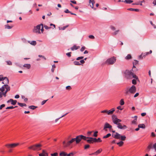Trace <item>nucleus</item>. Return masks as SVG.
I'll list each match as a JSON object with an SVG mask.
<instances>
[{"label":"nucleus","instance_id":"59","mask_svg":"<svg viewBox=\"0 0 156 156\" xmlns=\"http://www.w3.org/2000/svg\"><path fill=\"white\" fill-rule=\"evenodd\" d=\"M93 132V131H89L87 132V136H90L91 133H92Z\"/></svg>","mask_w":156,"mask_h":156},{"label":"nucleus","instance_id":"22","mask_svg":"<svg viewBox=\"0 0 156 156\" xmlns=\"http://www.w3.org/2000/svg\"><path fill=\"white\" fill-rule=\"evenodd\" d=\"M5 28L7 29H11L13 27V26H9L8 24H6L5 25Z\"/></svg>","mask_w":156,"mask_h":156},{"label":"nucleus","instance_id":"31","mask_svg":"<svg viewBox=\"0 0 156 156\" xmlns=\"http://www.w3.org/2000/svg\"><path fill=\"white\" fill-rule=\"evenodd\" d=\"M124 2L127 4H130L133 2V1L131 0H125Z\"/></svg>","mask_w":156,"mask_h":156},{"label":"nucleus","instance_id":"54","mask_svg":"<svg viewBox=\"0 0 156 156\" xmlns=\"http://www.w3.org/2000/svg\"><path fill=\"white\" fill-rule=\"evenodd\" d=\"M44 27L46 30H48V29H49L51 28V27H48L47 25H44Z\"/></svg>","mask_w":156,"mask_h":156},{"label":"nucleus","instance_id":"42","mask_svg":"<svg viewBox=\"0 0 156 156\" xmlns=\"http://www.w3.org/2000/svg\"><path fill=\"white\" fill-rule=\"evenodd\" d=\"M124 101L123 99H121L120 101V104L121 105H124Z\"/></svg>","mask_w":156,"mask_h":156},{"label":"nucleus","instance_id":"34","mask_svg":"<svg viewBox=\"0 0 156 156\" xmlns=\"http://www.w3.org/2000/svg\"><path fill=\"white\" fill-rule=\"evenodd\" d=\"M126 138V137L125 136L121 135L120 139L122 140L121 141H124L125 140Z\"/></svg>","mask_w":156,"mask_h":156},{"label":"nucleus","instance_id":"23","mask_svg":"<svg viewBox=\"0 0 156 156\" xmlns=\"http://www.w3.org/2000/svg\"><path fill=\"white\" fill-rule=\"evenodd\" d=\"M28 42L31 45H34V46L35 45L37 44L36 41H28Z\"/></svg>","mask_w":156,"mask_h":156},{"label":"nucleus","instance_id":"41","mask_svg":"<svg viewBox=\"0 0 156 156\" xmlns=\"http://www.w3.org/2000/svg\"><path fill=\"white\" fill-rule=\"evenodd\" d=\"M17 106H16L15 107H13V106H9L7 107L6 109H13L17 107Z\"/></svg>","mask_w":156,"mask_h":156},{"label":"nucleus","instance_id":"9","mask_svg":"<svg viewBox=\"0 0 156 156\" xmlns=\"http://www.w3.org/2000/svg\"><path fill=\"white\" fill-rule=\"evenodd\" d=\"M129 93L131 94H134L136 91V88L134 85H133L129 89Z\"/></svg>","mask_w":156,"mask_h":156},{"label":"nucleus","instance_id":"51","mask_svg":"<svg viewBox=\"0 0 156 156\" xmlns=\"http://www.w3.org/2000/svg\"><path fill=\"white\" fill-rule=\"evenodd\" d=\"M132 83L133 84H136V80L135 79H133L132 80Z\"/></svg>","mask_w":156,"mask_h":156},{"label":"nucleus","instance_id":"35","mask_svg":"<svg viewBox=\"0 0 156 156\" xmlns=\"http://www.w3.org/2000/svg\"><path fill=\"white\" fill-rule=\"evenodd\" d=\"M118 119V118L117 117V116L115 115H113L112 116V121H113L114 120H115L116 119Z\"/></svg>","mask_w":156,"mask_h":156},{"label":"nucleus","instance_id":"11","mask_svg":"<svg viewBox=\"0 0 156 156\" xmlns=\"http://www.w3.org/2000/svg\"><path fill=\"white\" fill-rule=\"evenodd\" d=\"M6 90L5 92H2V97L3 96L4 97H6V96L7 93L10 90V87L9 85H7L5 87Z\"/></svg>","mask_w":156,"mask_h":156},{"label":"nucleus","instance_id":"38","mask_svg":"<svg viewBox=\"0 0 156 156\" xmlns=\"http://www.w3.org/2000/svg\"><path fill=\"white\" fill-rule=\"evenodd\" d=\"M69 26L68 25L64 26L62 27H61V28H60L59 27V30H65L66 28H67Z\"/></svg>","mask_w":156,"mask_h":156},{"label":"nucleus","instance_id":"15","mask_svg":"<svg viewBox=\"0 0 156 156\" xmlns=\"http://www.w3.org/2000/svg\"><path fill=\"white\" fill-rule=\"evenodd\" d=\"M76 141L75 138H72L71 140L68 141L66 144V146H69L74 141Z\"/></svg>","mask_w":156,"mask_h":156},{"label":"nucleus","instance_id":"6","mask_svg":"<svg viewBox=\"0 0 156 156\" xmlns=\"http://www.w3.org/2000/svg\"><path fill=\"white\" fill-rule=\"evenodd\" d=\"M43 25V24L41 23L40 24L38 25L36 27H34L33 29V32L37 34H41V32H40V29L41 28V26H42Z\"/></svg>","mask_w":156,"mask_h":156},{"label":"nucleus","instance_id":"32","mask_svg":"<svg viewBox=\"0 0 156 156\" xmlns=\"http://www.w3.org/2000/svg\"><path fill=\"white\" fill-rule=\"evenodd\" d=\"M73 63L75 65L80 66L81 65L80 63L77 61H75L73 62Z\"/></svg>","mask_w":156,"mask_h":156},{"label":"nucleus","instance_id":"3","mask_svg":"<svg viewBox=\"0 0 156 156\" xmlns=\"http://www.w3.org/2000/svg\"><path fill=\"white\" fill-rule=\"evenodd\" d=\"M116 60V57L113 56L107 59L103 64H106L108 65H112L115 62Z\"/></svg>","mask_w":156,"mask_h":156},{"label":"nucleus","instance_id":"45","mask_svg":"<svg viewBox=\"0 0 156 156\" xmlns=\"http://www.w3.org/2000/svg\"><path fill=\"white\" fill-rule=\"evenodd\" d=\"M6 62L8 65H12V63L10 61H7Z\"/></svg>","mask_w":156,"mask_h":156},{"label":"nucleus","instance_id":"40","mask_svg":"<svg viewBox=\"0 0 156 156\" xmlns=\"http://www.w3.org/2000/svg\"><path fill=\"white\" fill-rule=\"evenodd\" d=\"M96 140H94L95 142H102V140L101 139V138H98L97 139L96 138Z\"/></svg>","mask_w":156,"mask_h":156},{"label":"nucleus","instance_id":"18","mask_svg":"<svg viewBox=\"0 0 156 156\" xmlns=\"http://www.w3.org/2000/svg\"><path fill=\"white\" fill-rule=\"evenodd\" d=\"M102 151V149L100 148L99 149V150H98L97 151H96V152H94V153H92V154H90V155H97L98 154H100Z\"/></svg>","mask_w":156,"mask_h":156},{"label":"nucleus","instance_id":"14","mask_svg":"<svg viewBox=\"0 0 156 156\" xmlns=\"http://www.w3.org/2000/svg\"><path fill=\"white\" fill-rule=\"evenodd\" d=\"M121 136V135L117 132L115 133V134H112V137L117 139H120Z\"/></svg>","mask_w":156,"mask_h":156},{"label":"nucleus","instance_id":"13","mask_svg":"<svg viewBox=\"0 0 156 156\" xmlns=\"http://www.w3.org/2000/svg\"><path fill=\"white\" fill-rule=\"evenodd\" d=\"M19 143H14L10 144H7L5 146L8 148H13L19 145Z\"/></svg>","mask_w":156,"mask_h":156},{"label":"nucleus","instance_id":"19","mask_svg":"<svg viewBox=\"0 0 156 156\" xmlns=\"http://www.w3.org/2000/svg\"><path fill=\"white\" fill-rule=\"evenodd\" d=\"M10 102H11L12 105H15L17 102V101L14 100L12 99H10L7 101V103H8Z\"/></svg>","mask_w":156,"mask_h":156},{"label":"nucleus","instance_id":"39","mask_svg":"<svg viewBox=\"0 0 156 156\" xmlns=\"http://www.w3.org/2000/svg\"><path fill=\"white\" fill-rule=\"evenodd\" d=\"M111 136V134L110 133H108L106 135L104 136L103 137V138H106L108 137Z\"/></svg>","mask_w":156,"mask_h":156},{"label":"nucleus","instance_id":"7","mask_svg":"<svg viewBox=\"0 0 156 156\" xmlns=\"http://www.w3.org/2000/svg\"><path fill=\"white\" fill-rule=\"evenodd\" d=\"M86 140L88 143L89 144H93L95 142L94 140H96V138L90 137H86Z\"/></svg>","mask_w":156,"mask_h":156},{"label":"nucleus","instance_id":"36","mask_svg":"<svg viewBox=\"0 0 156 156\" xmlns=\"http://www.w3.org/2000/svg\"><path fill=\"white\" fill-rule=\"evenodd\" d=\"M37 107V106H35L34 105H31L30 106H29V108L30 109H32V110H34Z\"/></svg>","mask_w":156,"mask_h":156},{"label":"nucleus","instance_id":"46","mask_svg":"<svg viewBox=\"0 0 156 156\" xmlns=\"http://www.w3.org/2000/svg\"><path fill=\"white\" fill-rule=\"evenodd\" d=\"M51 156H58V154L57 153L55 152L53 154H51Z\"/></svg>","mask_w":156,"mask_h":156},{"label":"nucleus","instance_id":"48","mask_svg":"<svg viewBox=\"0 0 156 156\" xmlns=\"http://www.w3.org/2000/svg\"><path fill=\"white\" fill-rule=\"evenodd\" d=\"M90 147V145L88 144H86L84 146V149H86Z\"/></svg>","mask_w":156,"mask_h":156},{"label":"nucleus","instance_id":"12","mask_svg":"<svg viewBox=\"0 0 156 156\" xmlns=\"http://www.w3.org/2000/svg\"><path fill=\"white\" fill-rule=\"evenodd\" d=\"M112 126L111 125H110L108 123L106 122L104 125V129L105 130H106L107 129H112Z\"/></svg>","mask_w":156,"mask_h":156},{"label":"nucleus","instance_id":"50","mask_svg":"<svg viewBox=\"0 0 156 156\" xmlns=\"http://www.w3.org/2000/svg\"><path fill=\"white\" fill-rule=\"evenodd\" d=\"M129 88H127L126 90H125V94L126 95H128L129 94Z\"/></svg>","mask_w":156,"mask_h":156},{"label":"nucleus","instance_id":"30","mask_svg":"<svg viewBox=\"0 0 156 156\" xmlns=\"http://www.w3.org/2000/svg\"><path fill=\"white\" fill-rule=\"evenodd\" d=\"M127 10L131 11H135L136 12H138L139 11V9H133V8L128 9Z\"/></svg>","mask_w":156,"mask_h":156},{"label":"nucleus","instance_id":"16","mask_svg":"<svg viewBox=\"0 0 156 156\" xmlns=\"http://www.w3.org/2000/svg\"><path fill=\"white\" fill-rule=\"evenodd\" d=\"M2 78H3L2 79V80L1 81H3L4 80V79H5L6 82L5 83L3 81L2 82V83L3 84H4V85H8V84L9 83V80L8 78L6 77H3V76Z\"/></svg>","mask_w":156,"mask_h":156},{"label":"nucleus","instance_id":"52","mask_svg":"<svg viewBox=\"0 0 156 156\" xmlns=\"http://www.w3.org/2000/svg\"><path fill=\"white\" fill-rule=\"evenodd\" d=\"M74 154L73 153L71 152L69 154H67L66 156H73Z\"/></svg>","mask_w":156,"mask_h":156},{"label":"nucleus","instance_id":"56","mask_svg":"<svg viewBox=\"0 0 156 156\" xmlns=\"http://www.w3.org/2000/svg\"><path fill=\"white\" fill-rule=\"evenodd\" d=\"M38 57H40V58H44V60H46V58L44 57V56H43V55H38Z\"/></svg>","mask_w":156,"mask_h":156},{"label":"nucleus","instance_id":"64","mask_svg":"<svg viewBox=\"0 0 156 156\" xmlns=\"http://www.w3.org/2000/svg\"><path fill=\"white\" fill-rule=\"evenodd\" d=\"M153 147L156 151V143L153 145Z\"/></svg>","mask_w":156,"mask_h":156},{"label":"nucleus","instance_id":"61","mask_svg":"<svg viewBox=\"0 0 156 156\" xmlns=\"http://www.w3.org/2000/svg\"><path fill=\"white\" fill-rule=\"evenodd\" d=\"M5 104H2L0 106V109L1 110L2 109V108L4 107H5Z\"/></svg>","mask_w":156,"mask_h":156},{"label":"nucleus","instance_id":"24","mask_svg":"<svg viewBox=\"0 0 156 156\" xmlns=\"http://www.w3.org/2000/svg\"><path fill=\"white\" fill-rule=\"evenodd\" d=\"M64 12L66 13H70L72 15H76V14L72 13L71 12L69 11L67 9H66V10L64 11Z\"/></svg>","mask_w":156,"mask_h":156},{"label":"nucleus","instance_id":"8","mask_svg":"<svg viewBox=\"0 0 156 156\" xmlns=\"http://www.w3.org/2000/svg\"><path fill=\"white\" fill-rule=\"evenodd\" d=\"M115 109L114 108H112L110 110L108 111L107 110H104L101 112L102 113H106L108 115H112L115 111Z\"/></svg>","mask_w":156,"mask_h":156},{"label":"nucleus","instance_id":"43","mask_svg":"<svg viewBox=\"0 0 156 156\" xmlns=\"http://www.w3.org/2000/svg\"><path fill=\"white\" fill-rule=\"evenodd\" d=\"M98 133V131H96L94 132V134H93V136L94 137H96L98 136L97 133Z\"/></svg>","mask_w":156,"mask_h":156},{"label":"nucleus","instance_id":"26","mask_svg":"<svg viewBox=\"0 0 156 156\" xmlns=\"http://www.w3.org/2000/svg\"><path fill=\"white\" fill-rule=\"evenodd\" d=\"M18 105L21 107H23V106H26L27 105L26 104L23 103H21L20 102L17 103Z\"/></svg>","mask_w":156,"mask_h":156},{"label":"nucleus","instance_id":"10","mask_svg":"<svg viewBox=\"0 0 156 156\" xmlns=\"http://www.w3.org/2000/svg\"><path fill=\"white\" fill-rule=\"evenodd\" d=\"M7 85H4L0 88V98H2V92H3L5 91V89L7 86Z\"/></svg>","mask_w":156,"mask_h":156},{"label":"nucleus","instance_id":"37","mask_svg":"<svg viewBox=\"0 0 156 156\" xmlns=\"http://www.w3.org/2000/svg\"><path fill=\"white\" fill-rule=\"evenodd\" d=\"M131 58V56L130 54H128L125 57V58L126 59H129Z\"/></svg>","mask_w":156,"mask_h":156},{"label":"nucleus","instance_id":"57","mask_svg":"<svg viewBox=\"0 0 156 156\" xmlns=\"http://www.w3.org/2000/svg\"><path fill=\"white\" fill-rule=\"evenodd\" d=\"M85 49V47L84 46H83L82 47L80 50L81 51H83Z\"/></svg>","mask_w":156,"mask_h":156},{"label":"nucleus","instance_id":"25","mask_svg":"<svg viewBox=\"0 0 156 156\" xmlns=\"http://www.w3.org/2000/svg\"><path fill=\"white\" fill-rule=\"evenodd\" d=\"M153 148V145L152 144H151L148 145L147 147V150L148 151H149L151 149Z\"/></svg>","mask_w":156,"mask_h":156},{"label":"nucleus","instance_id":"29","mask_svg":"<svg viewBox=\"0 0 156 156\" xmlns=\"http://www.w3.org/2000/svg\"><path fill=\"white\" fill-rule=\"evenodd\" d=\"M124 142L122 141H120L119 142L117 143V144L119 147L122 146Z\"/></svg>","mask_w":156,"mask_h":156},{"label":"nucleus","instance_id":"58","mask_svg":"<svg viewBox=\"0 0 156 156\" xmlns=\"http://www.w3.org/2000/svg\"><path fill=\"white\" fill-rule=\"evenodd\" d=\"M71 52L67 53H66V55L69 57H70L71 56Z\"/></svg>","mask_w":156,"mask_h":156},{"label":"nucleus","instance_id":"53","mask_svg":"<svg viewBox=\"0 0 156 156\" xmlns=\"http://www.w3.org/2000/svg\"><path fill=\"white\" fill-rule=\"evenodd\" d=\"M66 89L68 90H70L71 89V87L70 86H68L66 87Z\"/></svg>","mask_w":156,"mask_h":156},{"label":"nucleus","instance_id":"4","mask_svg":"<svg viewBox=\"0 0 156 156\" xmlns=\"http://www.w3.org/2000/svg\"><path fill=\"white\" fill-rule=\"evenodd\" d=\"M41 146V144H38L30 146L29 147V148L30 149H32L34 151H39L41 150V148L40 147Z\"/></svg>","mask_w":156,"mask_h":156},{"label":"nucleus","instance_id":"33","mask_svg":"<svg viewBox=\"0 0 156 156\" xmlns=\"http://www.w3.org/2000/svg\"><path fill=\"white\" fill-rule=\"evenodd\" d=\"M67 154L66 153L64 152H61L59 155L60 156H66Z\"/></svg>","mask_w":156,"mask_h":156},{"label":"nucleus","instance_id":"27","mask_svg":"<svg viewBox=\"0 0 156 156\" xmlns=\"http://www.w3.org/2000/svg\"><path fill=\"white\" fill-rule=\"evenodd\" d=\"M138 127L139 128L142 129H145V125L144 124H139L138 126Z\"/></svg>","mask_w":156,"mask_h":156},{"label":"nucleus","instance_id":"2","mask_svg":"<svg viewBox=\"0 0 156 156\" xmlns=\"http://www.w3.org/2000/svg\"><path fill=\"white\" fill-rule=\"evenodd\" d=\"M122 120L118 119L113 121V123L117 125V128L120 129H126L127 127L125 125H122L120 122H121Z\"/></svg>","mask_w":156,"mask_h":156},{"label":"nucleus","instance_id":"1","mask_svg":"<svg viewBox=\"0 0 156 156\" xmlns=\"http://www.w3.org/2000/svg\"><path fill=\"white\" fill-rule=\"evenodd\" d=\"M125 77L128 79H132L133 78L137 79L138 77L132 73L131 71L126 70L124 73Z\"/></svg>","mask_w":156,"mask_h":156},{"label":"nucleus","instance_id":"28","mask_svg":"<svg viewBox=\"0 0 156 156\" xmlns=\"http://www.w3.org/2000/svg\"><path fill=\"white\" fill-rule=\"evenodd\" d=\"M23 66L27 68L28 69H29L30 68V65L29 64H24Z\"/></svg>","mask_w":156,"mask_h":156},{"label":"nucleus","instance_id":"62","mask_svg":"<svg viewBox=\"0 0 156 156\" xmlns=\"http://www.w3.org/2000/svg\"><path fill=\"white\" fill-rule=\"evenodd\" d=\"M117 108L118 109L120 110H122V107H121V106H119L118 107H117Z\"/></svg>","mask_w":156,"mask_h":156},{"label":"nucleus","instance_id":"47","mask_svg":"<svg viewBox=\"0 0 156 156\" xmlns=\"http://www.w3.org/2000/svg\"><path fill=\"white\" fill-rule=\"evenodd\" d=\"M138 61L136 60H134V62H133V65H135L138 63Z\"/></svg>","mask_w":156,"mask_h":156},{"label":"nucleus","instance_id":"17","mask_svg":"<svg viewBox=\"0 0 156 156\" xmlns=\"http://www.w3.org/2000/svg\"><path fill=\"white\" fill-rule=\"evenodd\" d=\"M89 3L90 4V6L94 10H95L96 9V8H94V5L95 3L94 0H89Z\"/></svg>","mask_w":156,"mask_h":156},{"label":"nucleus","instance_id":"49","mask_svg":"<svg viewBox=\"0 0 156 156\" xmlns=\"http://www.w3.org/2000/svg\"><path fill=\"white\" fill-rule=\"evenodd\" d=\"M83 58H84V57L83 56L79 57L76 58V60H79L80 59H83Z\"/></svg>","mask_w":156,"mask_h":156},{"label":"nucleus","instance_id":"5","mask_svg":"<svg viewBox=\"0 0 156 156\" xmlns=\"http://www.w3.org/2000/svg\"><path fill=\"white\" fill-rule=\"evenodd\" d=\"M86 136L82 135H80L77 136L75 138L76 142V144H79L80 143V142L81 141L82 139H83L84 140H86Z\"/></svg>","mask_w":156,"mask_h":156},{"label":"nucleus","instance_id":"60","mask_svg":"<svg viewBox=\"0 0 156 156\" xmlns=\"http://www.w3.org/2000/svg\"><path fill=\"white\" fill-rule=\"evenodd\" d=\"M48 100H44L41 103V104L42 105H44L46 102Z\"/></svg>","mask_w":156,"mask_h":156},{"label":"nucleus","instance_id":"63","mask_svg":"<svg viewBox=\"0 0 156 156\" xmlns=\"http://www.w3.org/2000/svg\"><path fill=\"white\" fill-rule=\"evenodd\" d=\"M80 63L81 64H83L85 63V61L84 60H81L80 61Z\"/></svg>","mask_w":156,"mask_h":156},{"label":"nucleus","instance_id":"21","mask_svg":"<svg viewBox=\"0 0 156 156\" xmlns=\"http://www.w3.org/2000/svg\"><path fill=\"white\" fill-rule=\"evenodd\" d=\"M80 48V46H76V45H74L73 47L71 48V49L72 51H74V50H77V49Z\"/></svg>","mask_w":156,"mask_h":156},{"label":"nucleus","instance_id":"55","mask_svg":"<svg viewBox=\"0 0 156 156\" xmlns=\"http://www.w3.org/2000/svg\"><path fill=\"white\" fill-rule=\"evenodd\" d=\"M88 37L92 39H94V38H95L94 37L93 35H90Z\"/></svg>","mask_w":156,"mask_h":156},{"label":"nucleus","instance_id":"20","mask_svg":"<svg viewBox=\"0 0 156 156\" xmlns=\"http://www.w3.org/2000/svg\"><path fill=\"white\" fill-rule=\"evenodd\" d=\"M39 156H48V154L45 152L44 150H43L42 153L39 154Z\"/></svg>","mask_w":156,"mask_h":156},{"label":"nucleus","instance_id":"44","mask_svg":"<svg viewBox=\"0 0 156 156\" xmlns=\"http://www.w3.org/2000/svg\"><path fill=\"white\" fill-rule=\"evenodd\" d=\"M119 31V30H116L113 33V34L114 35H116Z\"/></svg>","mask_w":156,"mask_h":156}]
</instances>
